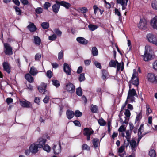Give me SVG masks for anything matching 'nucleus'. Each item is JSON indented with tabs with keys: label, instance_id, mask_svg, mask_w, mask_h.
Masks as SVG:
<instances>
[{
	"label": "nucleus",
	"instance_id": "nucleus-1",
	"mask_svg": "<svg viewBox=\"0 0 157 157\" xmlns=\"http://www.w3.org/2000/svg\"><path fill=\"white\" fill-rule=\"evenodd\" d=\"M152 51L151 47L148 45L145 47V51L144 55L142 56L144 60L145 61H148L151 59L152 57Z\"/></svg>",
	"mask_w": 157,
	"mask_h": 157
},
{
	"label": "nucleus",
	"instance_id": "nucleus-2",
	"mask_svg": "<svg viewBox=\"0 0 157 157\" xmlns=\"http://www.w3.org/2000/svg\"><path fill=\"white\" fill-rule=\"evenodd\" d=\"M109 66L110 67H117V72H118L121 69V71H122L124 68V64L123 62L118 63L116 60H112L109 63Z\"/></svg>",
	"mask_w": 157,
	"mask_h": 157
},
{
	"label": "nucleus",
	"instance_id": "nucleus-3",
	"mask_svg": "<svg viewBox=\"0 0 157 157\" xmlns=\"http://www.w3.org/2000/svg\"><path fill=\"white\" fill-rule=\"evenodd\" d=\"M129 144H130V146L131 147L132 151H136V148L137 146L135 139V138H133L132 139L131 141L130 140L129 142H127V143L126 142L125 140H124V144L126 147H127Z\"/></svg>",
	"mask_w": 157,
	"mask_h": 157
},
{
	"label": "nucleus",
	"instance_id": "nucleus-4",
	"mask_svg": "<svg viewBox=\"0 0 157 157\" xmlns=\"http://www.w3.org/2000/svg\"><path fill=\"white\" fill-rule=\"evenodd\" d=\"M146 37L150 42L157 46V37L156 36L149 33L147 35Z\"/></svg>",
	"mask_w": 157,
	"mask_h": 157
},
{
	"label": "nucleus",
	"instance_id": "nucleus-5",
	"mask_svg": "<svg viewBox=\"0 0 157 157\" xmlns=\"http://www.w3.org/2000/svg\"><path fill=\"white\" fill-rule=\"evenodd\" d=\"M136 72L135 70H133V73L131 80L129 81V83H132V84L135 85L137 86L139 85V79L136 76Z\"/></svg>",
	"mask_w": 157,
	"mask_h": 157
},
{
	"label": "nucleus",
	"instance_id": "nucleus-6",
	"mask_svg": "<svg viewBox=\"0 0 157 157\" xmlns=\"http://www.w3.org/2000/svg\"><path fill=\"white\" fill-rule=\"evenodd\" d=\"M4 48H5V53L6 55H10L13 54L12 51V48L7 43H5L4 44Z\"/></svg>",
	"mask_w": 157,
	"mask_h": 157
},
{
	"label": "nucleus",
	"instance_id": "nucleus-7",
	"mask_svg": "<svg viewBox=\"0 0 157 157\" xmlns=\"http://www.w3.org/2000/svg\"><path fill=\"white\" fill-rule=\"evenodd\" d=\"M56 3L53 5L52 8V11L55 13H58L60 9V1L57 0L55 1Z\"/></svg>",
	"mask_w": 157,
	"mask_h": 157
},
{
	"label": "nucleus",
	"instance_id": "nucleus-8",
	"mask_svg": "<svg viewBox=\"0 0 157 157\" xmlns=\"http://www.w3.org/2000/svg\"><path fill=\"white\" fill-rule=\"evenodd\" d=\"M147 21L144 18L140 19L138 25V27L142 29H145L147 28Z\"/></svg>",
	"mask_w": 157,
	"mask_h": 157
},
{
	"label": "nucleus",
	"instance_id": "nucleus-9",
	"mask_svg": "<svg viewBox=\"0 0 157 157\" xmlns=\"http://www.w3.org/2000/svg\"><path fill=\"white\" fill-rule=\"evenodd\" d=\"M147 76L149 82L156 83H157V77L155 76L154 74L148 73Z\"/></svg>",
	"mask_w": 157,
	"mask_h": 157
},
{
	"label": "nucleus",
	"instance_id": "nucleus-10",
	"mask_svg": "<svg viewBox=\"0 0 157 157\" xmlns=\"http://www.w3.org/2000/svg\"><path fill=\"white\" fill-rule=\"evenodd\" d=\"M66 89L68 92L71 93L74 92L75 90V86L70 82H69L66 85Z\"/></svg>",
	"mask_w": 157,
	"mask_h": 157
},
{
	"label": "nucleus",
	"instance_id": "nucleus-11",
	"mask_svg": "<svg viewBox=\"0 0 157 157\" xmlns=\"http://www.w3.org/2000/svg\"><path fill=\"white\" fill-rule=\"evenodd\" d=\"M38 148H39L37 144L33 143L30 146L29 149L31 153L35 154L38 151Z\"/></svg>",
	"mask_w": 157,
	"mask_h": 157
},
{
	"label": "nucleus",
	"instance_id": "nucleus-12",
	"mask_svg": "<svg viewBox=\"0 0 157 157\" xmlns=\"http://www.w3.org/2000/svg\"><path fill=\"white\" fill-rule=\"evenodd\" d=\"M52 148L55 154L58 155L61 152V145L59 143V145L58 146L54 145Z\"/></svg>",
	"mask_w": 157,
	"mask_h": 157
},
{
	"label": "nucleus",
	"instance_id": "nucleus-13",
	"mask_svg": "<svg viewBox=\"0 0 157 157\" xmlns=\"http://www.w3.org/2000/svg\"><path fill=\"white\" fill-rule=\"evenodd\" d=\"M63 68L64 71L67 75H70L71 74V69L67 63H64Z\"/></svg>",
	"mask_w": 157,
	"mask_h": 157
},
{
	"label": "nucleus",
	"instance_id": "nucleus-14",
	"mask_svg": "<svg viewBox=\"0 0 157 157\" xmlns=\"http://www.w3.org/2000/svg\"><path fill=\"white\" fill-rule=\"evenodd\" d=\"M46 85L44 83H42L41 85V86L38 88L39 91L42 93L43 94H46V92L47 94L48 95L49 93L46 90Z\"/></svg>",
	"mask_w": 157,
	"mask_h": 157
},
{
	"label": "nucleus",
	"instance_id": "nucleus-15",
	"mask_svg": "<svg viewBox=\"0 0 157 157\" xmlns=\"http://www.w3.org/2000/svg\"><path fill=\"white\" fill-rule=\"evenodd\" d=\"M46 141V139L40 138L38 139L37 141V143H38L36 144L39 146V148H42L43 147V146L45 145Z\"/></svg>",
	"mask_w": 157,
	"mask_h": 157
},
{
	"label": "nucleus",
	"instance_id": "nucleus-16",
	"mask_svg": "<svg viewBox=\"0 0 157 157\" xmlns=\"http://www.w3.org/2000/svg\"><path fill=\"white\" fill-rule=\"evenodd\" d=\"M128 0H117V3L122 6V10H124L126 8Z\"/></svg>",
	"mask_w": 157,
	"mask_h": 157
},
{
	"label": "nucleus",
	"instance_id": "nucleus-17",
	"mask_svg": "<svg viewBox=\"0 0 157 157\" xmlns=\"http://www.w3.org/2000/svg\"><path fill=\"white\" fill-rule=\"evenodd\" d=\"M137 96L136 90L134 89H129L128 93L127 99H129L132 96Z\"/></svg>",
	"mask_w": 157,
	"mask_h": 157
},
{
	"label": "nucleus",
	"instance_id": "nucleus-18",
	"mask_svg": "<svg viewBox=\"0 0 157 157\" xmlns=\"http://www.w3.org/2000/svg\"><path fill=\"white\" fill-rule=\"evenodd\" d=\"M27 27L29 31L31 32H34L37 29L36 27L33 23L30 22Z\"/></svg>",
	"mask_w": 157,
	"mask_h": 157
},
{
	"label": "nucleus",
	"instance_id": "nucleus-19",
	"mask_svg": "<svg viewBox=\"0 0 157 157\" xmlns=\"http://www.w3.org/2000/svg\"><path fill=\"white\" fill-rule=\"evenodd\" d=\"M3 67L4 71H6L8 73H10V68L9 63L6 62H4L3 64Z\"/></svg>",
	"mask_w": 157,
	"mask_h": 157
},
{
	"label": "nucleus",
	"instance_id": "nucleus-20",
	"mask_svg": "<svg viewBox=\"0 0 157 157\" xmlns=\"http://www.w3.org/2000/svg\"><path fill=\"white\" fill-rule=\"evenodd\" d=\"M151 24L153 28L157 30V16H155L151 20Z\"/></svg>",
	"mask_w": 157,
	"mask_h": 157
},
{
	"label": "nucleus",
	"instance_id": "nucleus-21",
	"mask_svg": "<svg viewBox=\"0 0 157 157\" xmlns=\"http://www.w3.org/2000/svg\"><path fill=\"white\" fill-rule=\"evenodd\" d=\"M77 41L79 43L83 45H86L88 41L82 37H78L76 39Z\"/></svg>",
	"mask_w": 157,
	"mask_h": 157
},
{
	"label": "nucleus",
	"instance_id": "nucleus-22",
	"mask_svg": "<svg viewBox=\"0 0 157 157\" xmlns=\"http://www.w3.org/2000/svg\"><path fill=\"white\" fill-rule=\"evenodd\" d=\"M124 146H125L122 145L120 147L118 150V152L119 155L121 157H124L125 155L124 151Z\"/></svg>",
	"mask_w": 157,
	"mask_h": 157
},
{
	"label": "nucleus",
	"instance_id": "nucleus-23",
	"mask_svg": "<svg viewBox=\"0 0 157 157\" xmlns=\"http://www.w3.org/2000/svg\"><path fill=\"white\" fill-rule=\"evenodd\" d=\"M83 134L85 136L91 135L94 133V131L91 128H85L83 130Z\"/></svg>",
	"mask_w": 157,
	"mask_h": 157
},
{
	"label": "nucleus",
	"instance_id": "nucleus-24",
	"mask_svg": "<svg viewBox=\"0 0 157 157\" xmlns=\"http://www.w3.org/2000/svg\"><path fill=\"white\" fill-rule=\"evenodd\" d=\"M66 115L67 118L68 119H71L75 116V113L73 111L67 110L66 111Z\"/></svg>",
	"mask_w": 157,
	"mask_h": 157
},
{
	"label": "nucleus",
	"instance_id": "nucleus-25",
	"mask_svg": "<svg viewBox=\"0 0 157 157\" xmlns=\"http://www.w3.org/2000/svg\"><path fill=\"white\" fill-rule=\"evenodd\" d=\"M25 78L29 83H33L34 82V78L29 74L27 73L25 75Z\"/></svg>",
	"mask_w": 157,
	"mask_h": 157
},
{
	"label": "nucleus",
	"instance_id": "nucleus-26",
	"mask_svg": "<svg viewBox=\"0 0 157 157\" xmlns=\"http://www.w3.org/2000/svg\"><path fill=\"white\" fill-rule=\"evenodd\" d=\"M60 5L63 6L67 9H68L71 6V5L69 3L63 1H60Z\"/></svg>",
	"mask_w": 157,
	"mask_h": 157
},
{
	"label": "nucleus",
	"instance_id": "nucleus-27",
	"mask_svg": "<svg viewBox=\"0 0 157 157\" xmlns=\"http://www.w3.org/2000/svg\"><path fill=\"white\" fill-rule=\"evenodd\" d=\"M20 104L21 106L24 107L29 108L30 103L27 101H20Z\"/></svg>",
	"mask_w": 157,
	"mask_h": 157
},
{
	"label": "nucleus",
	"instance_id": "nucleus-28",
	"mask_svg": "<svg viewBox=\"0 0 157 157\" xmlns=\"http://www.w3.org/2000/svg\"><path fill=\"white\" fill-rule=\"evenodd\" d=\"M29 73L31 75L35 76L38 73V71L33 66L30 68Z\"/></svg>",
	"mask_w": 157,
	"mask_h": 157
},
{
	"label": "nucleus",
	"instance_id": "nucleus-29",
	"mask_svg": "<svg viewBox=\"0 0 157 157\" xmlns=\"http://www.w3.org/2000/svg\"><path fill=\"white\" fill-rule=\"evenodd\" d=\"M34 41L36 45H39L40 44L41 40L39 37L37 36H34Z\"/></svg>",
	"mask_w": 157,
	"mask_h": 157
},
{
	"label": "nucleus",
	"instance_id": "nucleus-30",
	"mask_svg": "<svg viewBox=\"0 0 157 157\" xmlns=\"http://www.w3.org/2000/svg\"><path fill=\"white\" fill-rule=\"evenodd\" d=\"M93 144L95 148H97L99 144V139L98 138H94L93 140Z\"/></svg>",
	"mask_w": 157,
	"mask_h": 157
},
{
	"label": "nucleus",
	"instance_id": "nucleus-31",
	"mask_svg": "<svg viewBox=\"0 0 157 157\" xmlns=\"http://www.w3.org/2000/svg\"><path fill=\"white\" fill-rule=\"evenodd\" d=\"M132 131L130 130H128L126 131V136H125L127 142L130 141L131 138V135L132 133Z\"/></svg>",
	"mask_w": 157,
	"mask_h": 157
},
{
	"label": "nucleus",
	"instance_id": "nucleus-32",
	"mask_svg": "<svg viewBox=\"0 0 157 157\" xmlns=\"http://www.w3.org/2000/svg\"><path fill=\"white\" fill-rule=\"evenodd\" d=\"M91 110L92 113H98V107L96 105H91Z\"/></svg>",
	"mask_w": 157,
	"mask_h": 157
},
{
	"label": "nucleus",
	"instance_id": "nucleus-33",
	"mask_svg": "<svg viewBox=\"0 0 157 157\" xmlns=\"http://www.w3.org/2000/svg\"><path fill=\"white\" fill-rule=\"evenodd\" d=\"M91 52L93 56H96L98 54V51L96 47H94L92 48Z\"/></svg>",
	"mask_w": 157,
	"mask_h": 157
},
{
	"label": "nucleus",
	"instance_id": "nucleus-34",
	"mask_svg": "<svg viewBox=\"0 0 157 157\" xmlns=\"http://www.w3.org/2000/svg\"><path fill=\"white\" fill-rule=\"evenodd\" d=\"M41 25L44 29H46L49 27V24L48 22H43L42 23Z\"/></svg>",
	"mask_w": 157,
	"mask_h": 157
},
{
	"label": "nucleus",
	"instance_id": "nucleus-35",
	"mask_svg": "<svg viewBox=\"0 0 157 157\" xmlns=\"http://www.w3.org/2000/svg\"><path fill=\"white\" fill-rule=\"evenodd\" d=\"M98 122L101 126H104L106 124L105 121L102 118L99 119Z\"/></svg>",
	"mask_w": 157,
	"mask_h": 157
},
{
	"label": "nucleus",
	"instance_id": "nucleus-36",
	"mask_svg": "<svg viewBox=\"0 0 157 157\" xmlns=\"http://www.w3.org/2000/svg\"><path fill=\"white\" fill-rule=\"evenodd\" d=\"M13 8L15 9V11L17 15H21V11L19 8L16 6H13Z\"/></svg>",
	"mask_w": 157,
	"mask_h": 157
},
{
	"label": "nucleus",
	"instance_id": "nucleus-37",
	"mask_svg": "<svg viewBox=\"0 0 157 157\" xmlns=\"http://www.w3.org/2000/svg\"><path fill=\"white\" fill-rule=\"evenodd\" d=\"M52 84L55 86L56 87H59L60 85V83L59 81L56 80H52Z\"/></svg>",
	"mask_w": 157,
	"mask_h": 157
},
{
	"label": "nucleus",
	"instance_id": "nucleus-38",
	"mask_svg": "<svg viewBox=\"0 0 157 157\" xmlns=\"http://www.w3.org/2000/svg\"><path fill=\"white\" fill-rule=\"evenodd\" d=\"M42 148H43V150L48 152H49L50 151L51 148L47 144H45Z\"/></svg>",
	"mask_w": 157,
	"mask_h": 157
},
{
	"label": "nucleus",
	"instance_id": "nucleus-39",
	"mask_svg": "<svg viewBox=\"0 0 157 157\" xmlns=\"http://www.w3.org/2000/svg\"><path fill=\"white\" fill-rule=\"evenodd\" d=\"M76 94L79 96H81L82 95V89L80 87H79L76 89Z\"/></svg>",
	"mask_w": 157,
	"mask_h": 157
},
{
	"label": "nucleus",
	"instance_id": "nucleus-40",
	"mask_svg": "<svg viewBox=\"0 0 157 157\" xmlns=\"http://www.w3.org/2000/svg\"><path fill=\"white\" fill-rule=\"evenodd\" d=\"M149 155L151 157H155L156 155L155 151L154 150L150 151Z\"/></svg>",
	"mask_w": 157,
	"mask_h": 157
},
{
	"label": "nucleus",
	"instance_id": "nucleus-41",
	"mask_svg": "<svg viewBox=\"0 0 157 157\" xmlns=\"http://www.w3.org/2000/svg\"><path fill=\"white\" fill-rule=\"evenodd\" d=\"M51 6V4L48 2H45L43 5V7L44 9L47 10L48 8L49 7Z\"/></svg>",
	"mask_w": 157,
	"mask_h": 157
},
{
	"label": "nucleus",
	"instance_id": "nucleus-42",
	"mask_svg": "<svg viewBox=\"0 0 157 157\" xmlns=\"http://www.w3.org/2000/svg\"><path fill=\"white\" fill-rule=\"evenodd\" d=\"M126 130V128L125 127V125H122L118 129V131L122 132L125 131Z\"/></svg>",
	"mask_w": 157,
	"mask_h": 157
},
{
	"label": "nucleus",
	"instance_id": "nucleus-43",
	"mask_svg": "<svg viewBox=\"0 0 157 157\" xmlns=\"http://www.w3.org/2000/svg\"><path fill=\"white\" fill-rule=\"evenodd\" d=\"M88 28L89 29L92 31H93L97 29L98 27L93 25H88Z\"/></svg>",
	"mask_w": 157,
	"mask_h": 157
},
{
	"label": "nucleus",
	"instance_id": "nucleus-44",
	"mask_svg": "<svg viewBox=\"0 0 157 157\" xmlns=\"http://www.w3.org/2000/svg\"><path fill=\"white\" fill-rule=\"evenodd\" d=\"M151 6L154 9L157 10V1H153L151 3Z\"/></svg>",
	"mask_w": 157,
	"mask_h": 157
},
{
	"label": "nucleus",
	"instance_id": "nucleus-45",
	"mask_svg": "<svg viewBox=\"0 0 157 157\" xmlns=\"http://www.w3.org/2000/svg\"><path fill=\"white\" fill-rule=\"evenodd\" d=\"M78 79L79 81L81 82L84 81L85 79L84 74L82 73L80 74Z\"/></svg>",
	"mask_w": 157,
	"mask_h": 157
},
{
	"label": "nucleus",
	"instance_id": "nucleus-46",
	"mask_svg": "<svg viewBox=\"0 0 157 157\" xmlns=\"http://www.w3.org/2000/svg\"><path fill=\"white\" fill-rule=\"evenodd\" d=\"M82 150H87V151H90V148L87 144H83L82 146Z\"/></svg>",
	"mask_w": 157,
	"mask_h": 157
},
{
	"label": "nucleus",
	"instance_id": "nucleus-47",
	"mask_svg": "<svg viewBox=\"0 0 157 157\" xmlns=\"http://www.w3.org/2000/svg\"><path fill=\"white\" fill-rule=\"evenodd\" d=\"M82 115V113L78 110H76L75 112V115L77 117H81Z\"/></svg>",
	"mask_w": 157,
	"mask_h": 157
},
{
	"label": "nucleus",
	"instance_id": "nucleus-48",
	"mask_svg": "<svg viewBox=\"0 0 157 157\" xmlns=\"http://www.w3.org/2000/svg\"><path fill=\"white\" fill-rule=\"evenodd\" d=\"M43 11V9L41 7H38L35 10L36 13L38 14L41 13Z\"/></svg>",
	"mask_w": 157,
	"mask_h": 157
},
{
	"label": "nucleus",
	"instance_id": "nucleus-49",
	"mask_svg": "<svg viewBox=\"0 0 157 157\" xmlns=\"http://www.w3.org/2000/svg\"><path fill=\"white\" fill-rule=\"evenodd\" d=\"M115 13L116 15H117L119 17V19L120 20V19H121V13L117 8H115Z\"/></svg>",
	"mask_w": 157,
	"mask_h": 157
},
{
	"label": "nucleus",
	"instance_id": "nucleus-50",
	"mask_svg": "<svg viewBox=\"0 0 157 157\" xmlns=\"http://www.w3.org/2000/svg\"><path fill=\"white\" fill-rule=\"evenodd\" d=\"M142 115V113L141 112L140 113L138 114L137 115L135 120V123H136L137 121L140 120L141 118Z\"/></svg>",
	"mask_w": 157,
	"mask_h": 157
},
{
	"label": "nucleus",
	"instance_id": "nucleus-51",
	"mask_svg": "<svg viewBox=\"0 0 157 157\" xmlns=\"http://www.w3.org/2000/svg\"><path fill=\"white\" fill-rule=\"evenodd\" d=\"M55 33L58 36H60L62 34V32L59 29H55L54 30Z\"/></svg>",
	"mask_w": 157,
	"mask_h": 157
},
{
	"label": "nucleus",
	"instance_id": "nucleus-52",
	"mask_svg": "<svg viewBox=\"0 0 157 157\" xmlns=\"http://www.w3.org/2000/svg\"><path fill=\"white\" fill-rule=\"evenodd\" d=\"M93 9L94 10V13L95 14H96L98 10H99L100 11H101V10L98 8L97 5H94L93 6Z\"/></svg>",
	"mask_w": 157,
	"mask_h": 157
},
{
	"label": "nucleus",
	"instance_id": "nucleus-53",
	"mask_svg": "<svg viewBox=\"0 0 157 157\" xmlns=\"http://www.w3.org/2000/svg\"><path fill=\"white\" fill-rule=\"evenodd\" d=\"M49 98L48 96L46 95L45 97L43 100V101L44 103H48L49 102Z\"/></svg>",
	"mask_w": 157,
	"mask_h": 157
},
{
	"label": "nucleus",
	"instance_id": "nucleus-54",
	"mask_svg": "<svg viewBox=\"0 0 157 157\" xmlns=\"http://www.w3.org/2000/svg\"><path fill=\"white\" fill-rule=\"evenodd\" d=\"M41 57V55L40 54L37 53L35 56V59L36 60H39Z\"/></svg>",
	"mask_w": 157,
	"mask_h": 157
},
{
	"label": "nucleus",
	"instance_id": "nucleus-55",
	"mask_svg": "<svg viewBox=\"0 0 157 157\" xmlns=\"http://www.w3.org/2000/svg\"><path fill=\"white\" fill-rule=\"evenodd\" d=\"M46 75L48 77L50 78L52 75V73L50 70H48L47 71Z\"/></svg>",
	"mask_w": 157,
	"mask_h": 157
},
{
	"label": "nucleus",
	"instance_id": "nucleus-56",
	"mask_svg": "<svg viewBox=\"0 0 157 157\" xmlns=\"http://www.w3.org/2000/svg\"><path fill=\"white\" fill-rule=\"evenodd\" d=\"M13 99L10 98H7L6 100V102L8 104H10L12 103L13 102Z\"/></svg>",
	"mask_w": 157,
	"mask_h": 157
},
{
	"label": "nucleus",
	"instance_id": "nucleus-57",
	"mask_svg": "<svg viewBox=\"0 0 157 157\" xmlns=\"http://www.w3.org/2000/svg\"><path fill=\"white\" fill-rule=\"evenodd\" d=\"M49 40H54L56 38V36L55 35L53 34L49 36Z\"/></svg>",
	"mask_w": 157,
	"mask_h": 157
},
{
	"label": "nucleus",
	"instance_id": "nucleus-58",
	"mask_svg": "<svg viewBox=\"0 0 157 157\" xmlns=\"http://www.w3.org/2000/svg\"><path fill=\"white\" fill-rule=\"evenodd\" d=\"M34 102L35 103L38 104H39L40 102V98L36 97L34 98Z\"/></svg>",
	"mask_w": 157,
	"mask_h": 157
},
{
	"label": "nucleus",
	"instance_id": "nucleus-59",
	"mask_svg": "<svg viewBox=\"0 0 157 157\" xmlns=\"http://www.w3.org/2000/svg\"><path fill=\"white\" fill-rule=\"evenodd\" d=\"M63 57V52L62 51H61L58 54V59L60 60L62 59Z\"/></svg>",
	"mask_w": 157,
	"mask_h": 157
},
{
	"label": "nucleus",
	"instance_id": "nucleus-60",
	"mask_svg": "<svg viewBox=\"0 0 157 157\" xmlns=\"http://www.w3.org/2000/svg\"><path fill=\"white\" fill-rule=\"evenodd\" d=\"M80 10L81 12L83 13H86L88 10V9L85 7L82 8Z\"/></svg>",
	"mask_w": 157,
	"mask_h": 157
},
{
	"label": "nucleus",
	"instance_id": "nucleus-61",
	"mask_svg": "<svg viewBox=\"0 0 157 157\" xmlns=\"http://www.w3.org/2000/svg\"><path fill=\"white\" fill-rule=\"evenodd\" d=\"M124 114L126 117H129L130 116V111L128 109H126L124 113Z\"/></svg>",
	"mask_w": 157,
	"mask_h": 157
},
{
	"label": "nucleus",
	"instance_id": "nucleus-62",
	"mask_svg": "<svg viewBox=\"0 0 157 157\" xmlns=\"http://www.w3.org/2000/svg\"><path fill=\"white\" fill-rule=\"evenodd\" d=\"M146 109H147V113H148L149 114L152 112V110L149 108V106L148 105H146Z\"/></svg>",
	"mask_w": 157,
	"mask_h": 157
},
{
	"label": "nucleus",
	"instance_id": "nucleus-63",
	"mask_svg": "<svg viewBox=\"0 0 157 157\" xmlns=\"http://www.w3.org/2000/svg\"><path fill=\"white\" fill-rule=\"evenodd\" d=\"M95 65L97 68L101 69V66L100 63L97 61L95 62L94 63Z\"/></svg>",
	"mask_w": 157,
	"mask_h": 157
},
{
	"label": "nucleus",
	"instance_id": "nucleus-64",
	"mask_svg": "<svg viewBox=\"0 0 157 157\" xmlns=\"http://www.w3.org/2000/svg\"><path fill=\"white\" fill-rule=\"evenodd\" d=\"M73 123L76 126H81L80 122L78 120H75L73 121Z\"/></svg>",
	"mask_w": 157,
	"mask_h": 157
}]
</instances>
